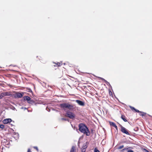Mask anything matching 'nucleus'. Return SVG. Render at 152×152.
<instances>
[{"label":"nucleus","instance_id":"1","mask_svg":"<svg viewBox=\"0 0 152 152\" xmlns=\"http://www.w3.org/2000/svg\"><path fill=\"white\" fill-rule=\"evenodd\" d=\"M78 128L79 131L87 136L90 135V132L87 126L83 123L80 124L78 125Z\"/></svg>","mask_w":152,"mask_h":152},{"label":"nucleus","instance_id":"12","mask_svg":"<svg viewBox=\"0 0 152 152\" xmlns=\"http://www.w3.org/2000/svg\"><path fill=\"white\" fill-rule=\"evenodd\" d=\"M54 63L55 64L53 65L54 67H58L62 65V64L60 62H57L56 63Z\"/></svg>","mask_w":152,"mask_h":152},{"label":"nucleus","instance_id":"4","mask_svg":"<svg viewBox=\"0 0 152 152\" xmlns=\"http://www.w3.org/2000/svg\"><path fill=\"white\" fill-rule=\"evenodd\" d=\"M65 116L71 119H73L75 117V114L72 112H68L65 114Z\"/></svg>","mask_w":152,"mask_h":152},{"label":"nucleus","instance_id":"6","mask_svg":"<svg viewBox=\"0 0 152 152\" xmlns=\"http://www.w3.org/2000/svg\"><path fill=\"white\" fill-rule=\"evenodd\" d=\"M23 98L24 100L28 101L29 103L31 104L34 102V101L33 100H31V98L28 96H24L23 97Z\"/></svg>","mask_w":152,"mask_h":152},{"label":"nucleus","instance_id":"16","mask_svg":"<svg viewBox=\"0 0 152 152\" xmlns=\"http://www.w3.org/2000/svg\"><path fill=\"white\" fill-rule=\"evenodd\" d=\"M139 113H140V116H145L146 114V113L140 111V112Z\"/></svg>","mask_w":152,"mask_h":152},{"label":"nucleus","instance_id":"17","mask_svg":"<svg viewBox=\"0 0 152 152\" xmlns=\"http://www.w3.org/2000/svg\"><path fill=\"white\" fill-rule=\"evenodd\" d=\"M41 58V59H40V60H41V61H40L43 64H45L46 62V61L44 60V59L42 58Z\"/></svg>","mask_w":152,"mask_h":152},{"label":"nucleus","instance_id":"14","mask_svg":"<svg viewBox=\"0 0 152 152\" xmlns=\"http://www.w3.org/2000/svg\"><path fill=\"white\" fill-rule=\"evenodd\" d=\"M121 119L125 122H127V120L126 119L125 116L124 115H122L121 116Z\"/></svg>","mask_w":152,"mask_h":152},{"label":"nucleus","instance_id":"10","mask_svg":"<svg viewBox=\"0 0 152 152\" xmlns=\"http://www.w3.org/2000/svg\"><path fill=\"white\" fill-rule=\"evenodd\" d=\"M129 108L131 109V110L133 111H134L135 112L139 113L140 112V111L139 110L135 109L134 107H132L131 106H129Z\"/></svg>","mask_w":152,"mask_h":152},{"label":"nucleus","instance_id":"23","mask_svg":"<svg viewBox=\"0 0 152 152\" xmlns=\"http://www.w3.org/2000/svg\"><path fill=\"white\" fill-rule=\"evenodd\" d=\"M127 152H134L133 150H129L127 151Z\"/></svg>","mask_w":152,"mask_h":152},{"label":"nucleus","instance_id":"8","mask_svg":"<svg viewBox=\"0 0 152 152\" xmlns=\"http://www.w3.org/2000/svg\"><path fill=\"white\" fill-rule=\"evenodd\" d=\"M12 121V120L10 118L6 119L3 120V123L4 124H7L11 122Z\"/></svg>","mask_w":152,"mask_h":152},{"label":"nucleus","instance_id":"2","mask_svg":"<svg viewBox=\"0 0 152 152\" xmlns=\"http://www.w3.org/2000/svg\"><path fill=\"white\" fill-rule=\"evenodd\" d=\"M59 107L64 110L66 109L73 110L74 108V105L69 103H63L60 104Z\"/></svg>","mask_w":152,"mask_h":152},{"label":"nucleus","instance_id":"13","mask_svg":"<svg viewBox=\"0 0 152 152\" xmlns=\"http://www.w3.org/2000/svg\"><path fill=\"white\" fill-rule=\"evenodd\" d=\"M87 147L86 145L83 146L81 149L82 152H85Z\"/></svg>","mask_w":152,"mask_h":152},{"label":"nucleus","instance_id":"15","mask_svg":"<svg viewBox=\"0 0 152 152\" xmlns=\"http://www.w3.org/2000/svg\"><path fill=\"white\" fill-rule=\"evenodd\" d=\"M70 152H76V148L75 146H72Z\"/></svg>","mask_w":152,"mask_h":152},{"label":"nucleus","instance_id":"20","mask_svg":"<svg viewBox=\"0 0 152 152\" xmlns=\"http://www.w3.org/2000/svg\"><path fill=\"white\" fill-rule=\"evenodd\" d=\"M4 127V126L3 124H1L0 125V128L2 129H3Z\"/></svg>","mask_w":152,"mask_h":152},{"label":"nucleus","instance_id":"24","mask_svg":"<svg viewBox=\"0 0 152 152\" xmlns=\"http://www.w3.org/2000/svg\"><path fill=\"white\" fill-rule=\"evenodd\" d=\"M3 98L1 93L0 94V99H1Z\"/></svg>","mask_w":152,"mask_h":152},{"label":"nucleus","instance_id":"9","mask_svg":"<svg viewBox=\"0 0 152 152\" xmlns=\"http://www.w3.org/2000/svg\"><path fill=\"white\" fill-rule=\"evenodd\" d=\"M75 102L79 105L82 106H84L85 105L84 103L80 100H75Z\"/></svg>","mask_w":152,"mask_h":152},{"label":"nucleus","instance_id":"11","mask_svg":"<svg viewBox=\"0 0 152 152\" xmlns=\"http://www.w3.org/2000/svg\"><path fill=\"white\" fill-rule=\"evenodd\" d=\"M110 125L115 127L116 130H118V127L116 124L114 122H110Z\"/></svg>","mask_w":152,"mask_h":152},{"label":"nucleus","instance_id":"21","mask_svg":"<svg viewBox=\"0 0 152 152\" xmlns=\"http://www.w3.org/2000/svg\"><path fill=\"white\" fill-rule=\"evenodd\" d=\"M94 152H100V151L96 148H95L94 150Z\"/></svg>","mask_w":152,"mask_h":152},{"label":"nucleus","instance_id":"26","mask_svg":"<svg viewBox=\"0 0 152 152\" xmlns=\"http://www.w3.org/2000/svg\"><path fill=\"white\" fill-rule=\"evenodd\" d=\"M109 91V94L110 95H112V93L111 91H110V90Z\"/></svg>","mask_w":152,"mask_h":152},{"label":"nucleus","instance_id":"18","mask_svg":"<svg viewBox=\"0 0 152 152\" xmlns=\"http://www.w3.org/2000/svg\"><path fill=\"white\" fill-rule=\"evenodd\" d=\"M26 90L27 91L29 92H32L31 89L29 88H26Z\"/></svg>","mask_w":152,"mask_h":152},{"label":"nucleus","instance_id":"7","mask_svg":"<svg viewBox=\"0 0 152 152\" xmlns=\"http://www.w3.org/2000/svg\"><path fill=\"white\" fill-rule=\"evenodd\" d=\"M1 94L3 97L6 96H10L12 95L11 93L9 92H2L1 93Z\"/></svg>","mask_w":152,"mask_h":152},{"label":"nucleus","instance_id":"27","mask_svg":"<svg viewBox=\"0 0 152 152\" xmlns=\"http://www.w3.org/2000/svg\"><path fill=\"white\" fill-rule=\"evenodd\" d=\"M27 152H31L30 149H28V150Z\"/></svg>","mask_w":152,"mask_h":152},{"label":"nucleus","instance_id":"3","mask_svg":"<svg viewBox=\"0 0 152 152\" xmlns=\"http://www.w3.org/2000/svg\"><path fill=\"white\" fill-rule=\"evenodd\" d=\"M15 93L13 94V96L15 98H19L22 97L24 95V93L15 92Z\"/></svg>","mask_w":152,"mask_h":152},{"label":"nucleus","instance_id":"22","mask_svg":"<svg viewBox=\"0 0 152 152\" xmlns=\"http://www.w3.org/2000/svg\"><path fill=\"white\" fill-rule=\"evenodd\" d=\"M128 148H124V149H123L122 150V152H123L125 150H128Z\"/></svg>","mask_w":152,"mask_h":152},{"label":"nucleus","instance_id":"5","mask_svg":"<svg viewBox=\"0 0 152 152\" xmlns=\"http://www.w3.org/2000/svg\"><path fill=\"white\" fill-rule=\"evenodd\" d=\"M120 125L121 128V131L122 132L126 134L129 135L130 134L127 131V129L124 127H123L121 125Z\"/></svg>","mask_w":152,"mask_h":152},{"label":"nucleus","instance_id":"19","mask_svg":"<svg viewBox=\"0 0 152 152\" xmlns=\"http://www.w3.org/2000/svg\"><path fill=\"white\" fill-rule=\"evenodd\" d=\"M124 147V145H122L119 146L118 148V149H120L122 148H123Z\"/></svg>","mask_w":152,"mask_h":152},{"label":"nucleus","instance_id":"25","mask_svg":"<svg viewBox=\"0 0 152 152\" xmlns=\"http://www.w3.org/2000/svg\"><path fill=\"white\" fill-rule=\"evenodd\" d=\"M61 120L64 121H66L67 120V119L65 118H61Z\"/></svg>","mask_w":152,"mask_h":152}]
</instances>
